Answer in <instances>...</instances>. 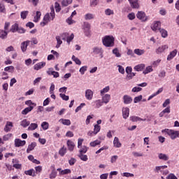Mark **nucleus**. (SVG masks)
Segmentation results:
<instances>
[{
  "instance_id": "19",
  "label": "nucleus",
  "mask_w": 179,
  "mask_h": 179,
  "mask_svg": "<svg viewBox=\"0 0 179 179\" xmlns=\"http://www.w3.org/2000/svg\"><path fill=\"white\" fill-rule=\"evenodd\" d=\"M123 101L124 104H131L132 103V97L129 95H124L123 96Z\"/></svg>"
},
{
  "instance_id": "41",
  "label": "nucleus",
  "mask_w": 179,
  "mask_h": 179,
  "mask_svg": "<svg viewBox=\"0 0 179 179\" xmlns=\"http://www.w3.org/2000/svg\"><path fill=\"white\" fill-rule=\"evenodd\" d=\"M101 143V141L99 140H95L94 141H92L90 143V145L92 146V148H96L98 145H100Z\"/></svg>"
},
{
  "instance_id": "46",
  "label": "nucleus",
  "mask_w": 179,
  "mask_h": 179,
  "mask_svg": "<svg viewBox=\"0 0 179 179\" xmlns=\"http://www.w3.org/2000/svg\"><path fill=\"white\" fill-rule=\"evenodd\" d=\"M113 54H114L117 58H120V57H121V53H120V50H118V48L113 49Z\"/></svg>"
},
{
  "instance_id": "34",
  "label": "nucleus",
  "mask_w": 179,
  "mask_h": 179,
  "mask_svg": "<svg viewBox=\"0 0 179 179\" xmlns=\"http://www.w3.org/2000/svg\"><path fill=\"white\" fill-rule=\"evenodd\" d=\"M51 16V20H54L55 19V10H54V6L50 7V13H49V16Z\"/></svg>"
},
{
  "instance_id": "63",
  "label": "nucleus",
  "mask_w": 179,
  "mask_h": 179,
  "mask_svg": "<svg viewBox=\"0 0 179 179\" xmlns=\"http://www.w3.org/2000/svg\"><path fill=\"white\" fill-rule=\"evenodd\" d=\"M11 136H12V134H8L4 135L3 136V140L5 141H9V138H10Z\"/></svg>"
},
{
  "instance_id": "3",
  "label": "nucleus",
  "mask_w": 179,
  "mask_h": 179,
  "mask_svg": "<svg viewBox=\"0 0 179 179\" xmlns=\"http://www.w3.org/2000/svg\"><path fill=\"white\" fill-rule=\"evenodd\" d=\"M136 17L141 22H147L148 16H146V13L143 11H138L136 14Z\"/></svg>"
},
{
  "instance_id": "11",
  "label": "nucleus",
  "mask_w": 179,
  "mask_h": 179,
  "mask_svg": "<svg viewBox=\"0 0 179 179\" xmlns=\"http://www.w3.org/2000/svg\"><path fill=\"white\" fill-rule=\"evenodd\" d=\"M167 48H169L167 45L159 46L157 49H156L155 52L156 54H162V52H164Z\"/></svg>"
},
{
  "instance_id": "42",
  "label": "nucleus",
  "mask_w": 179,
  "mask_h": 179,
  "mask_svg": "<svg viewBox=\"0 0 179 179\" xmlns=\"http://www.w3.org/2000/svg\"><path fill=\"white\" fill-rule=\"evenodd\" d=\"M56 40L57 43L56 45V48H59V47H61V44H62V41H61V36H57Z\"/></svg>"
},
{
  "instance_id": "17",
  "label": "nucleus",
  "mask_w": 179,
  "mask_h": 179,
  "mask_svg": "<svg viewBox=\"0 0 179 179\" xmlns=\"http://www.w3.org/2000/svg\"><path fill=\"white\" fill-rule=\"evenodd\" d=\"M177 52H178L177 49H175L172 52H171L167 57V61H171V59H173V58H174V57L177 55Z\"/></svg>"
},
{
  "instance_id": "1",
  "label": "nucleus",
  "mask_w": 179,
  "mask_h": 179,
  "mask_svg": "<svg viewBox=\"0 0 179 179\" xmlns=\"http://www.w3.org/2000/svg\"><path fill=\"white\" fill-rule=\"evenodd\" d=\"M162 134H167L171 139L174 141L176 138H179V131H176L170 129H165L162 130Z\"/></svg>"
},
{
  "instance_id": "18",
  "label": "nucleus",
  "mask_w": 179,
  "mask_h": 179,
  "mask_svg": "<svg viewBox=\"0 0 179 179\" xmlns=\"http://www.w3.org/2000/svg\"><path fill=\"white\" fill-rule=\"evenodd\" d=\"M110 100H111V95L108 94H106L102 96V103H104L105 104L108 103Z\"/></svg>"
},
{
  "instance_id": "30",
  "label": "nucleus",
  "mask_w": 179,
  "mask_h": 179,
  "mask_svg": "<svg viewBox=\"0 0 179 179\" xmlns=\"http://www.w3.org/2000/svg\"><path fill=\"white\" fill-rule=\"evenodd\" d=\"M18 27H19V24L15 23L11 26V29H10V31H11V33H16V31H17Z\"/></svg>"
},
{
  "instance_id": "56",
  "label": "nucleus",
  "mask_w": 179,
  "mask_h": 179,
  "mask_svg": "<svg viewBox=\"0 0 179 179\" xmlns=\"http://www.w3.org/2000/svg\"><path fill=\"white\" fill-rule=\"evenodd\" d=\"M86 71H87V66H83L80 69V73H81L82 75H85V72H86Z\"/></svg>"
},
{
  "instance_id": "36",
  "label": "nucleus",
  "mask_w": 179,
  "mask_h": 179,
  "mask_svg": "<svg viewBox=\"0 0 179 179\" xmlns=\"http://www.w3.org/2000/svg\"><path fill=\"white\" fill-rule=\"evenodd\" d=\"M28 15H29V11L28 10L22 11L20 13L21 19H22L23 20H24V19H26Z\"/></svg>"
},
{
  "instance_id": "59",
  "label": "nucleus",
  "mask_w": 179,
  "mask_h": 179,
  "mask_svg": "<svg viewBox=\"0 0 179 179\" xmlns=\"http://www.w3.org/2000/svg\"><path fill=\"white\" fill-rule=\"evenodd\" d=\"M117 68L120 73H122V75H124V73H125V69H124V67H122V66L118 65Z\"/></svg>"
},
{
  "instance_id": "21",
  "label": "nucleus",
  "mask_w": 179,
  "mask_h": 179,
  "mask_svg": "<svg viewBox=\"0 0 179 179\" xmlns=\"http://www.w3.org/2000/svg\"><path fill=\"white\" fill-rule=\"evenodd\" d=\"M8 33L9 32L7 31L0 29V38H1V40L8 38Z\"/></svg>"
},
{
  "instance_id": "13",
  "label": "nucleus",
  "mask_w": 179,
  "mask_h": 179,
  "mask_svg": "<svg viewBox=\"0 0 179 179\" xmlns=\"http://www.w3.org/2000/svg\"><path fill=\"white\" fill-rule=\"evenodd\" d=\"M94 92L92 90H87L85 91V98L87 100H92L93 99Z\"/></svg>"
},
{
  "instance_id": "26",
  "label": "nucleus",
  "mask_w": 179,
  "mask_h": 179,
  "mask_svg": "<svg viewBox=\"0 0 179 179\" xmlns=\"http://www.w3.org/2000/svg\"><path fill=\"white\" fill-rule=\"evenodd\" d=\"M130 120L133 122H138V121H146V119L143 120L138 116H131Z\"/></svg>"
},
{
  "instance_id": "60",
  "label": "nucleus",
  "mask_w": 179,
  "mask_h": 179,
  "mask_svg": "<svg viewBox=\"0 0 179 179\" xmlns=\"http://www.w3.org/2000/svg\"><path fill=\"white\" fill-rule=\"evenodd\" d=\"M127 17L129 20H134V19H135L136 17L135 13H129L127 15Z\"/></svg>"
},
{
  "instance_id": "64",
  "label": "nucleus",
  "mask_w": 179,
  "mask_h": 179,
  "mask_svg": "<svg viewBox=\"0 0 179 179\" xmlns=\"http://www.w3.org/2000/svg\"><path fill=\"white\" fill-rule=\"evenodd\" d=\"M166 179H178L174 173H170L167 177Z\"/></svg>"
},
{
  "instance_id": "31",
  "label": "nucleus",
  "mask_w": 179,
  "mask_h": 179,
  "mask_svg": "<svg viewBox=\"0 0 179 179\" xmlns=\"http://www.w3.org/2000/svg\"><path fill=\"white\" fill-rule=\"evenodd\" d=\"M158 157L160 160H164V162H167V160H169V156L166 154L160 153Z\"/></svg>"
},
{
  "instance_id": "14",
  "label": "nucleus",
  "mask_w": 179,
  "mask_h": 179,
  "mask_svg": "<svg viewBox=\"0 0 179 179\" xmlns=\"http://www.w3.org/2000/svg\"><path fill=\"white\" fill-rule=\"evenodd\" d=\"M92 106L94 107V108H100V107L103 106V101L100 99L96 100L92 102Z\"/></svg>"
},
{
  "instance_id": "20",
  "label": "nucleus",
  "mask_w": 179,
  "mask_h": 179,
  "mask_svg": "<svg viewBox=\"0 0 179 179\" xmlns=\"http://www.w3.org/2000/svg\"><path fill=\"white\" fill-rule=\"evenodd\" d=\"M37 146V143L32 142L31 144L28 145V148L27 149V153H30L31 150H34V148Z\"/></svg>"
},
{
  "instance_id": "9",
  "label": "nucleus",
  "mask_w": 179,
  "mask_h": 179,
  "mask_svg": "<svg viewBox=\"0 0 179 179\" xmlns=\"http://www.w3.org/2000/svg\"><path fill=\"white\" fill-rule=\"evenodd\" d=\"M30 44V41H24L21 43V50L22 52H26L27 50V47H29Z\"/></svg>"
},
{
  "instance_id": "22",
  "label": "nucleus",
  "mask_w": 179,
  "mask_h": 179,
  "mask_svg": "<svg viewBox=\"0 0 179 179\" xmlns=\"http://www.w3.org/2000/svg\"><path fill=\"white\" fill-rule=\"evenodd\" d=\"M34 108V106H29L27 108H25L23 110H22L21 114L22 115H27L30 111H31Z\"/></svg>"
},
{
  "instance_id": "57",
  "label": "nucleus",
  "mask_w": 179,
  "mask_h": 179,
  "mask_svg": "<svg viewBox=\"0 0 179 179\" xmlns=\"http://www.w3.org/2000/svg\"><path fill=\"white\" fill-rule=\"evenodd\" d=\"M55 8L57 13L61 12V6H59V3L55 2Z\"/></svg>"
},
{
  "instance_id": "28",
  "label": "nucleus",
  "mask_w": 179,
  "mask_h": 179,
  "mask_svg": "<svg viewBox=\"0 0 179 179\" xmlns=\"http://www.w3.org/2000/svg\"><path fill=\"white\" fill-rule=\"evenodd\" d=\"M143 69H145V64H138L134 67V70L137 72H141V71H143Z\"/></svg>"
},
{
  "instance_id": "33",
  "label": "nucleus",
  "mask_w": 179,
  "mask_h": 179,
  "mask_svg": "<svg viewBox=\"0 0 179 179\" xmlns=\"http://www.w3.org/2000/svg\"><path fill=\"white\" fill-rule=\"evenodd\" d=\"M134 52L136 55L141 56V55H143V54H145V50L135 49Z\"/></svg>"
},
{
  "instance_id": "8",
  "label": "nucleus",
  "mask_w": 179,
  "mask_h": 179,
  "mask_svg": "<svg viewBox=\"0 0 179 179\" xmlns=\"http://www.w3.org/2000/svg\"><path fill=\"white\" fill-rule=\"evenodd\" d=\"M24 145H26V141H22L20 138H16L15 140V148H20V146H24Z\"/></svg>"
},
{
  "instance_id": "40",
  "label": "nucleus",
  "mask_w": 179,
  "mask_h": 179,
  "mask_svg": "<svg viewBox=\"0 0 179 179\" xmlns=\"http://www.w3.org/2000/svg\"><path fill=\"white\" fill-rule=\"evenodd\" d=\"M40 17H41V12L37 11V12H36V16L34 17V22L35 23H37V22H38V20H40Z\"/></svg>"
},
{
  "instance_id": "16",
  "label": "nucleus",
  "mask_w": 179,
  "mask_h": 179,
  "mask_svg": "<svg viewBox=\"0 0 179 179\" xmlns=\"http://www.w3.org/2000/svg\"><path fill=\"white\" fill-rule=\"evenodd\" d=\"M45 65V62H44L37 63L36 64H35L34 66V69L35 71H38V70L41 69L42 68H44Z\"/></svg>"
},
{
  "instance_id": "54",
  "label": "nucleus",
  "mask_w": 179,
  "mask_h": 179,
  "mask_svg": "<svg viewBox=\"0 0 179 179\" xmlns=\"http://www.w3.org/2000/svg\"><path fill=\"white\" fill-rule=\"evenodd\" d=\"M59 96L65 101H68V100H69V96L66 95L65 94H59Z\"/></svg>"
},
{
  "instance_id": "7",
  "label": "nucleus",
  "mask_w": 179,
  "mask_h": 179,
  "mask_svg": "<svg viewBox=\"0 0 179 179\" xmlns=\"http://www.w3.org/2000/svg\"><path fill=\"white\" fill-rule=\"evenodd\" d=\"M12 128H13V123L8 121L4 127L3 131L4 132H10V131H12Z\"/></svg>"
},
{
  "instance_id": "4",
  "label": "nucleus",
  "mask_w": 179,
  "mask_h": 179,
  "mask_svg": "<svg viewBox=\"0 0 179 179\" xmlns=\"http://www.w3.org/2000/svg\"><path fill=\"white\" fill-rule=\"evenodd\" d=\"M162 23L159 21L154 22L153 24L151 25V29L153 31H159L162 28Z\"/></svg>"
},
{
  "instance_id": "48",
  "label": "nucleus",
  "mask_w": 179,
  "mask_h": 179,
  "mask_svg": "<svg viewBox=\"0 0 179 179\" xmlns=\"http://www.w3.org/2000/svg\"><path fill=\"white\" fill-rule=\"evenodd\" d=\"M136 75V73H128L126 76V79H127V80H131V79H132V78H134V76H135Z\"/></svg>"
},
{
  "instance_id": "61",
  "label": "nucleus",
  "mask_w": 179,
  "mask_h": 179,
  "mask_svg": "<svg viewBox=\"0 0 179 179\" xmlns=\"http://www.w3.org/2000/svg\"><path fill=\"white\" fill-rule=\"evenodd\" d=\"M142 99H143L142 95H140V96H136V97L134 98V102L135 103H139V101H141V100H142Z\"/></svg>"
},
{
  "instance_id": "2",
  "label": "nucleus",
  "mask_w": 179,
  "mask_h": 179,
  "mask_svg": "<svg viewBox=\"0 0 179 179\" xmlns=\"http://www.w3.org/2000/svg\"><path fill=\"white\" fill-rule=\"evenodd\" d=\"M114 36H106L102 39V43L105 47H114Z\"/></svg>"
},
{
  "instance_id": "10",
  "label": "nucleus",
  "mask_w": 179,
  "mask_h": 179,
  "mask_svg": "<svg viewBox=\"0 0 179 179\" xmlns=\"http://www.w3.org/2000/svg\"><path fill=\"white\" fill-rule=\"evenodd\" d=\"M129 2L133 9H139V3L138 2V0H129Z\"/></svg>"
},
{
  "instance_id": "38",
  "label": "nucleus",
  "mask_w": 179,
  "mask_h": 179,
  "mask_svg": "<svg viewBox=\"0 0 179 179\" xmlns=\"http://www.w3.org/2000/svg\"><path fill=\"white\" fill-rule=\"evenodd\" d=\"M38 125L36 123H31L30 126L28 127L29 131H34V129H37Z\"/></svg>"
},
{
  "instance_id": "43",
  "label": "nucleus",
  "mask_w": 179,
  "mask_h": 179,
  "mask_svg": "<svg viewBox=\"0 0 179 179\" xmlns=\"http://www.w3.org/2000/svg\"><path fill=\"white\" fill-rule=\"evenodd\" d=\"M85 20H92V19H94V15L92 13H87L85 15Z\"/></svg>"
},
{
  "instance_id": "53",
  "label": "nucleus",
  "mask_w": 179,
  "mask_h": 179,
  "mask_svg": "<svg viewBox=\"0 0 179 179\" xmlns=\"http://www.w3.org/2000/svg\"><path fill=\"white\" fill-rule=\"evenodd\" d=\"M109 91H110V87L109 86L106 87L102 90H101V96H103L104 93H107Z\"/></svg>"
},
{
  "instance_id": "25",
  "label": "nucleus",
  "mask_w": 179,
  "mask_h": 179,
  "mask_svg": "<svg viewBox=\"0 0 179 179\" xmlns=\"http://www.w3.org/2000/svg\"><path fill=\"white\" fill-rule=\"evenodd\" d=\"M24 174H26V176H31L32 177H36V171L31 169L28 171H25Z\"/></svg>"
},
{
  "instance_id": "51",
  "label": "nucleus",
  "mask_w": 179,
  "mask_h": 179,
  "mask_svg": "<svg viewBox=\"0 0 179 179\" xmlns=\"http://www.w3.org/2000/svg\"><path fill=\"white\" fill-rule=\"evenodd\" d=\"M6 12V8H5V4L0 3V13H5Z\"/></svg>"
},
{
  "instance_id": "5",
  "label": "nucleus",
  "mask_w": 179,
  "mask_h": 179,
  "mask_svg": "<svg viewBox=\"0 0 179 179\" xmlns=\"http://www.w3.org/2000/svg\"><path fill=\"white\" fill-rule=\"evenodd\" d=\"M50 20H51V17H50V13H48L43 17V22H41V26L44 27V26L48 24V22H50Z\"/></svg>"
},
{
  "instance_id": "52",
  "label": "nucleus",
  "mask_w": 179,
  "mask_h": 179,
  "mask_svg": "<svg viewBox=\"0 0 179 179\" xmlns=\"http://www.w3.org/2000/svg\"><path fill=\"white\" fill-rule=\"evenodd\" d=\"M74 38L75 35H73V34H71L70 36L69 35L66 39V42L68 43V44H71V41H72V40H73Z\"/></svg>"
},
{
  "instance_id": "62",
  "label": "nucleus",
  "mask_w": 179,
  "mask_h": 179,
  "mask_svg": "<svg viewBox=\"0 0 179 179\" xmlns=\"http://www.w3.org/2000/svg\"><path fill=\"white\" fill-rule=\"evenodd\" d=\"M57 177V172L55 170H53L51 173L50 174V179H54Z\"/></svg>"
},
{
  "instance_id": "27",
  "label": "nucleus",
  "mask_w": 179,
  "mask_h": 179,
  "mask_svg": "<svg viewBox=\"0 0 179 179\" xmlns=\"http://www.w3.org/2000/svg\"><path fill=\"white\" fill-rule=\"evenodd\" d=\"M66 153V148L65 145H64L60 150H59V155L62 157H64Z\"/></svg>"
},
{
  "instance_id": "32",
  "label": "nucleus",
  "mask_w": 179,
  "mask_h": 179,
  "mask_svg": "<svg viewBox=\"0 0 179 179\" xmlns=\"http://www.w3.org/2000/svg\"><path fill=\"white\" fill-rule=\"evenodd\" d=\"M5 72H9L10 73H13L15 71V67L13 66H9L4 68Z\"/></svg>"
},
{
  "instance_id": "35",
  "label": "nucleus",
  "mask_w": 179,
  "mask_h": 179,
  "mask_svg": "<svg viewBox=\"0 0 179 179\" xmlns=\"http://www.w3.org/2000/svg\"><path fill=\"white\" fill-rule=\"evenodd\" d=\"M101 129V127L99 124H95L94 126V135H97V134H99V132H100V130Z\"/></svg>"
},
{
  "instance_id": "55",
  "label": "nucleus",
  "mask_w": 179,
  "mask_h": 179,
  "mask_svg": "<svg viewBox=\"0 0 179 179\" xmlns=\"http://www.w3.org/2000/svg\"><path fill=\"white\" fill-rule=\"evenodd\" d=\"M78 157L83 162H87V155H85L83 154H79Z\"/></svg>"
},
{
  "instance_id": "45",
  "label": "nucleus",
  "mask_w": 179,
  "mask_h": 179,
  "mask_svg": "<svg viewBox=\"0 0 179 179\" xmlns=\"http://www.w3.org/2000/svg\"><path fill=\"white\" fill-rule=\"evenodd\" d=\"M72 60L74 61V62L77 65H81L82 64V62H80V59H79V58L75 57V55L72 56Z\"/></svg>"
},
{
  "instance_id": "49",
  "label": "nucleus",
  "mask_w": 179,
  "mask_h": 179,
  "mask_svg": "<svg viewBox=\"0 0 179 179\" xmlns=\"http://www.w3.org/2000/svg\"><path fill=\"white\" fill-rule=\"evenodd\" d=\"M35 174H40L41 171H43V166H38L35 167Z\"/></svg>"
},
{
  "instance_id": "6",
  "label": "nucleus",
  "mask_w": 179,
  "mask_h": 179,
  "mask_svg": "<svg viewBox=\"0 0 179 179\" xmlns=\"http://www.w3.org/2000/svg\"><path fill=\"white\" fill-rule=\"evenodd\" d=\"M93 52L96 55H99L101 57V58H103V52H104V51L103 50V49L101 48L94 47L93 48Z\"/></svg>"
},
{
  "instance_id": "47",
  "label": "nucleus",
  "mask_w": 179,
  "mask_h": 179,
  "mask_svg": "<svg viewBox=\"0 0 179 179\" xmlns=\"http://www.w3.org/2000/svg\"><path fill=\"white\" fill-rule=\"evenodd\" d=\"M71 173H72V171H71V169H64L60 171V175L61 176H65V174H71Z\"/></svg>"
},
{
  "instance_id": "58",
  "label": "nucleus",
  "mask_w": 179,
  "mask_h": 179,
  "mask_svg": "<svg viewBox=\"0 0 179 179\" xmlns=\"http://www.w3.org/2000/svg\"><path fill=\"white\" fill-rule=\"evenodd\" d=\"M105 14L107 15V16H110V15H114V10L108 8L105 10Z\"/></svg>"
},
{
  "instance_id": "24",
  "label": "nucleus",
  "mask_w": 179,
  "mask_h": 179,
  "mask_svg": "<svg viewBox=\"0 0 179 179\" xmlns=\"http://www.w3.org/2000/svg\"><path fill=\"white\" fill-rule=\"evenodd\" d=\"M21 127H23V128H27L29 125H30V121L27 120V119H24L20 122Z\"/></svg>"
},
{
  "instance_id": "23",
  "label": "nucleus",
  "mask_w": 179,
  "mask_h": 179,
  "mask_svg": "<svg viewBox=\"0 0 179 179\" xmlns=\"http://www.w3.org/2000/svg\"><path fill=\"white\" fill-rule=\"evenodd\" d=\"M113 145L115 148H121V146H122V144H121V142H120L118 137H115L113 140Z\"/></svg>"
},
{
  "instance_id": "12",
  "label": "nucleus",
  "mask_w": 179,
  "mask_h": 179,
  "mask_svg": "<svg viewBox=\"0 0 179 179\" xmlns=\"http://www.w3.org/2000/svg\"><path fill=\"white\" fill-rule=\"evenodd\" d=\"M122 117L124 120H127V118H128V117H129V108L126 107V108H123L122 110Z\"/></svg>"
},
{
  "instance_id": "15",
  "label": "nucleus",
  "mask_w": 179,
  "mask_h": 179,
  "mask_svg": "<svg viewBox=\"0 0 179 179\" xmlns=\"http://www.w3.org/2000/svg\"><path fill=\"white\" fill-rule=\"evenodd\" d=\"M66 144H67L69 150L70 152H73V149L75 148V143H73L71 140H68Z\"/></svg>"
},
{
  "instance_id": "44",
  "label": "nucleus",
  "mask_w": 179,
  "mask_h": 179,
  "mask_svg": "<svg viewBox=\"0 0 179 179\" xmlns=\"http://www.w3.org/2000/svg\"><path fill=\"white\" fill-rule=\"evenodd\" d=\"M159 31L161 34L162 37H163L164 38H166V37H167L168 34H167V31H166V29H161L159 30Z\"/></svg>"
},
{
  "instance_id": "39",
  "label": "nucleus",
  "mask_w": 179,
  "mask_h": 179,
  "mask_svg": "<svg viewBox=\"0 0 179 179\" xmlns=\"http://www.w3.org/2000/svg\"><path fill=\"white\" fill-rule=\"evenodd\" d=\"M150 72H153V69L152 68L151 66H148V67H146L143 73L144 75H148V73H150Z\"/></svg>"
},
{
  "instance_id": "50",
  "label": "nucleus",
  "mask_w": 179,
  "mask_h": 179,
  "mask_svg": "<svg viewBox=\"0 0 179 179\" xmlns=\"http://www.w3.org/2000/svg\"><path fill=\"white\" fill-rule=\"evenodd\" d=\"M87 152V147L85 145L81 146V149L79 150L80 154L83 155Z\"/></svg>"
},
{
  "instance_id": "29",
  "label": "nucleus",
  "mask_w": 179,
  "mask_h": 179,
  "mask_svg": "<svg viewBox=\"0 0 179 179\" xmlns=\"http://www.w3.org/2000/svg\"><path fill=\"white\" fill-rule=\"evenodd\" d=\"M59 122L63 124V125H67V127H69V125H71V120L68 119H60Z\"/></svg>"
},
{
  "instance_id": "37",
  "label": "nucleus",
  "mask_w": 179,
  "mask_h": 179,
  "mask_svg": "<svg viewBox=\"0 0 179 179\" xmlns=\"http://www.w3.org/2000/svg\"><path fill=\"white\" fill-rule=\"evenodd\" d=\"M41 128L43 129V131H47L48 128H50V124L47 122H43L41 123Z\"/></svg>"
}]
</instances>
